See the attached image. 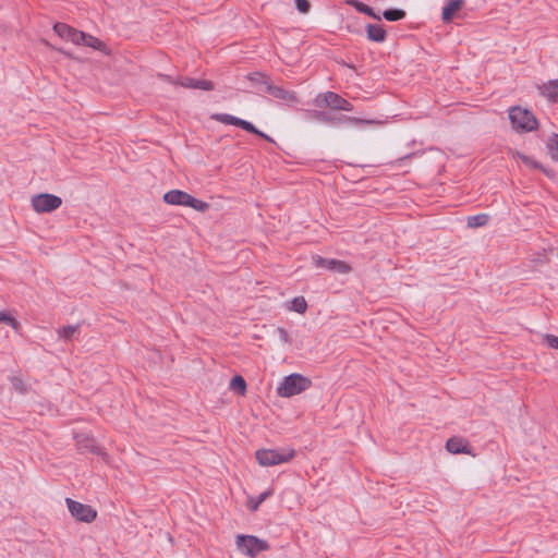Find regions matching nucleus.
<instances>
[{
  "instance_id": "obj_1",
  "label": "nucleus",
  "mask_w": 558,
  "mask_h": 558,
  "mask_svg": "<svg viewBox=\"0 0 558 558\" xmlns=\"http://www.w3.org/2000/svg\"><path fill=\"white\" fill-rule=\"evenodd\" d=\"M312 380L298 373H292L283 378L277 387V395L282 398H290L307 390Z\"/></svg>"
},
{
  "instance_id": "obj_2",
  "label": "nucleus",
  "mask_w": 558,
  "mask_h": 558,
  "mask_svg": "<svg viewBox=\"0 0 558 558\" xmlns=\"http://www.w3.org/2000/svg\"><path fill=\"white\" fill-rule=\"evenodd\" d=\"M163 202L169 205L191 207L199 213H205L209 209V204L195 198L187 192L181 190H171L163 194Z\"/></svg>"
},
{
  "instance_id": "obj_3",
  "label": "nucleus",
  "mask_w": 558,
  "mask_h": 558,
  "mask_svg": "<svg viewBox=\"0 0 558 558\" xmlns=\"http://www.w3.org/2000/svg\"><path fill=\"white\" fill-rule=\"evenodd\" d=\"M305 114L308 120L317 121L333 128L341 125H352L361 122V120L357 118L348 117L345 114H337L331 111L324 110H306Z\"/></svg>"
},
{
  "instance_id": "obj_4",
  "label": "nucleus",
  "mask_w": 558,
  "mask_h": 558,
  "mask_svg": "<svg viewBox=\"0 0 558 558\" xmlns=\"http://www.w3.org/2000/svg\"><path fill=\"white\" fill-rule=\"evenodd\" d=\"M509 119L512 128L517 131L532 132L538 128V121L534 113L519 106H514L509 110Z\"/></svg>"
},
{
  "instance_id": "obj_5",
  "label": "nucleus",
  "mask_w": 558,
  "mask_h": 558,
  "mask_svg": "<svg viewBox=\"0 0 558 558\" xmlns=\"http://www.w3.org/2000/svg\"><path fill=\"white\" fill-rule=\"evenodd\" d=\"M294 456V449H258L255 452L257 462L263 466H272L289 462Z\"/></svg>"
},
{
  "instance_id": "obj_6",
  "label": "nucleus",
  "mask_w": 558,
  "mask_h": 558,
  "mask_svg": "<svg viewBox=\"0 0 558 558\" xmlns=\"http://www.w3.org/2000/svg\"><path fill=\"white\" fill-rule=\"evenodd\" d=\"M238 549L250 558H255L259 553L268 550L270 545L267 541L255 535L239 534L235 539Z\"/></svg>"
},
{
  "instance_id": "obj_7",
  "label": "nucleus",
  "mask_w": 558,
  "mask_h": 558,
  "mask_svg": "<svg viewBox=\"0 0 558 558\" xmlns=\"http://www.w3.org/2000/svg\"><path fill=\"white\" fill-rule=\"evenodd\" d=\"M314 104L318 108H330L331 110L339 111H352L354 109V106L349 100L333 92L318 94Z\"/></svg>"
},
{
  "instance_id": "obj_8",
  "label": "nucleus",
  "mask_w": 558,
  "mask_h": 558,
  "mask_svg": "<svg viewBox=\"0 0 558 558\" xmlns=\"http://www.w3.org/2000/svg\"><path fill=\"white\" fill-rule=\"evenodd\" d=\"M32 207L36 213H51L62 205L61 197L49 194L40 193L32 197Z\"/></svg>"
},
{
  "instance_id": "obj_9",
  "label": "nucleus",
  "mask_w": 558,
  "mask_h": 558,
  "mask_svg": "<svg viewBox=\"0 0 558 558\" xmlns=\"http://www.w3.org/2000/svg\"><path fill=\"white\" fill-rule=\"evenodd\" d=\"M69 512L80 522L90 523L97 517V511L89 505L82 504L71 498L65 499Z\"/></svg>"
},
{
  "instance_id": "obj_10",
  "label": "nucleus",
  "mask_w": 558,
  "mask_h": 558,
  "mask_svg": "<svg viewBox=\"0 0 558 558\" xmlns=\"http://www.w3.org/2000/svg\"><path fill=\"white\" fill-rule=\"evenodd\" d=\"M312 260L315 267L327 269L336 274H349L352 270V267L347 262L336 258H325L320 255H314Z\"/></svg>"
},
{
  "instance_id": "obj_11",
  "label": "nucleus",
  "mask_w": 558,
  "mask_h": 558,
  "mask_svg": "<svg viewBox=\"0 0 558 558\" xmlns=\"http://www.w3.org/2000/svg\"><path fill=\"white\" fill-rule=\"evenodd\" d=\"M171 83L180 85L185 88L202 90H213L215 88V85L211 81L193 78L189 76L178 77L175 81H171Z\"/></svg>"
},
{
  "instance_id": "obj_12",
  "label": "nucleus",
  "mask_w": 558,
  "mask_h": 558,
  "mask_svg": "<svg viewBox=\"0 0 558 558\" xmlns=\"http://www.w3.org/2000/svg\"><path fill=\"white\" fill-rule=\"evenodd\" d=\"M53 31L60 38L68 39L73 44H76L77 39L83 37L82 31L61 22L53 25Z\"/></svg>"
},
{
  "instance_id": "obj_13",
  "label": "nucleus",
  "mask_w": 558,
  "mask_h": 558,
  "mask_svg": "<svg viewBox=\"0 0 558 558\" xmlns=\"http://www.w3.org/2000/svg\"><path fill=\"white\" fill-rule=\"evenodd\" d=\"M267 94L271 95L272 97L283 100L286 102L294 104L298 102V95L295 92H290L284 89L281 86L272 85L271 83H267V87L265 90Z\"/></svg>"
},
{
  "instance_id": "obj_14",
  "label": "nucleus",
  "mask_w": 558,
  "mask_h": 558,
  "mask_svg": "<svg viewBox=\"0 0 558 558\" xmlns=\"http://www.w3.org/2000/svg\"><path fill=\"white\" fill-rule=\"evenodd\" d=\"M539 94L550 102H558V78L549 80L538 86Z\"/></svg>"
},
{
  "instance_id": "obj_15",
  "label": "nucleus",
  "mask_w": 558,
  "mask_h": 558,
  "mask_svg": "<svg viewBox=\"0 0 558 558\" xmlns=\"http://www.w3.org/2000/svg\"><path fill=\"white\" fill-rule=\"evenodd\" d=\"M446 449L453 454L470 453L469 441L462 437L453 436L446 442Z\"/></svg>"
},
{
  "instance_id": "obj_16",
  "label": "nucleus",
  "mask_w": 558,
  "mask_h": 558,
  "mask_svg": "<svg viewBox=\"0 0 558 558\" xmlns=\"http://www.w3.org/2000/svg\"><path fill=\"white\" fill-rule=\"evenodd\" d=\"M463 4L464 0H447L441 11V20L444 23L451 22Z\"/></svg>"
},
{
  "instance_id": "obj_17",
  "label": "nucleus",
  "mask_w": 558,
  "mask_h": 558,
  "mask_svg": "<svg viewBox=\"0 0 558 558\" xmlns=\"http://www.w3.org/2000/svg\"><path fill=\"white\" fill-rule=\"evenodd\" d=\"M366 37L368 40L374 43H384L387 38V32L384 25L380 24H367L366 25Z\"/></svg>"
},
{
  "instance_id": "obj_18",
  "label": "nucleus",
  "mask_w": 558,
  "mask_h": 558,
  "mask_svg": "<svg viewBox=\"0 0 558 558\" xmlns=\"http://www.w3.org/2000/svg\"><path fill=\"white\" fill-rule=\"evenodd\" d=\"M347 3L354 8L357 12L363 13L374 20L380 21L381 16L376 14L374 9L359 0H347Z\"/></svg>"
},
{
  "instance_id": "obj_19",
  "label": "nucleus",
  "mask_w": 558,
  "mask_h": 558,
  "mask_svg": "<svg viewBox=\"0 0 558 558\" xmlns=\"http://www.w3.org/2000/svg\"><path fill=\"white\" fill-rule=\"evenodd\" d=\"M75 45L86 46L97 50H101V48L105 46V44L100 39L84 32L83 37L78 38Z\"/></svg>"
},
{
  "instance_id": "obj_20",
  "label": "nucleus",
  "mask_w": 558,
  "mask_h": 558,
  "mask_svg": "<svg viewBox=\"0 0 558 558\" xmlns=\"http://www.w3.org/2000/svg\"><path fill=\"white\" fill-rule=\"evenodd\" d=\"M407 16V12L399 8H389L383 11L381 17L389 22H398Z\"/></svg>"
},
{
  "instance_id": "obj_21",
  "label": "nucleus",
  "mask_w": 558,
  "mask_h": 558,
  "mask_svg": "<svg viewBox=\"0 0 558 558\" xmlns=\"http://www.w3.org/2000/svg\"><path fill=\"white\" fill-rule=\"evenodd\" d=\"M78 449L90 451L97 456L102 454V449L95 445L94 439L92 438H84L83 440L77 441Z\"/></svg>"
},
{
  "instance_id": "obj_22",
  "label": "nucleus",
  "mask_w": 558,
  "mask_h": 558,
  "mask_svg": "<svg viewBox=\"0 0 558 558\" xmlns=\"http://www.w3.org/2000/svg\"><path fill=\"white\" fill-rule=\"evenodd\" d=\"M518 156L525 166H529L534 169H538V170L543 171L547 177L551 175V172L549 170H547L545 167H543L542 163L534 160L532 157L526 156L524 154H520V153H518Z\"/></svg>"
},
{
  "instance_id": "obj_23",
  "label": "nucleus",
  "mask_w": 558,
  "mask_h": 558,
  "mask_svg": "<svg viewBox=\"0 0 558 558\" xmlns=\"http://www.w3.org/2000/svg\"><path fill=\"white\" fill-rule=\"evenodd\" d=\"M230 389L240 395L246 392V381L241 375H234L229 385Z\"/></svg>"
},
{
  "instance_id": "obj_24",
  "label": "nucleus",
  "mask_w": 558,
  "mask_h": 558,
  "mask_svg": "<svg viewBox=\"0 0 558 558\" xmlns=\"http://www.w3.org/2000/svg\"><path fill=\"white\" fill-rule=\"evenodd\" d=\"M489 216L487 214H478L475 216H470L468 218V227L470 228H478L484 227L488 223Z\"/></svg>"
},
{
  "instance_id": "obj_25",
  "label": "nucleus",
  "mask_w": 558,
  "mask_h": 558,
  "mask_svg": "<svg viewBox=\"0 0 558 558\" xmlns=\"http://www.w3.org/2000/svg\"><path fill=\"white\" fill-rule=\"evenodd\" d=\"M211 119H214L220 123H223L227 125H234V126H238L239 121H240V118L234 117L232 114H228V113H215L211 116Z\"/></svg>"
},
{
  "instance_id": "obj_26",
  "label": "nucleus",
  "mask_w": 558,
  "mask_h": 558,
  "mask_svg": "<svg viewBox=\"0 0 558 558\" xmlns=\"http://www.w3.org/2000/svg\"><path fill=\"white\" fill-rule=\"evenodd\" d=\"M81 325H68L58 330L59 338H62L64 340H72L74 335L78 331Z\"/></svg>"
},
{
  "instance_id": "obj_27",
  "label": "nucleus",
  "mask_w": 558,
  "mask_h": 558,
  "mask_svg": "<svg viewBox=\"0 0 558 558\" xmlns=\"http://www.w3.org/2000/svg\"><path fill=\"white\" fill-rule=\"evenodd\" d=\"M246 77L253 84H260L265 88L267 87V83H270L269 82V77L266 74L262 73V72L250 73Z\"/></svg>"
},
{
  "instance_id": "obj_28",
  "label": "nucleus",
  "mask_w": 558,
  "mask_h": 558,
  "mask_svg": "<svg viewBox=\"0 0 558 558\" xmlns=\"http://www.w3.org/2000/svg\"><path fill=\"white\" fill-rule=\"evenodd\" d=\"M291 310L299 314H303L307 310V303L303 296H296L291 301Z\"/></svg>"
},
{
  "instance_id": "obj_29",
  "label": "nucleus",
  "mask_w": 558,
  "mask_h": 558,
  "mask_svg": "<svg viewBox=\"0 0 558 558\" xmlns=\"http://www.w3.org/2000/svg\"><path fill=\"white\" fill-rule=\"evenodd\" d=\"M0 324L9 325L14 330H17L20 328V323L7 312H0Z\"/></svg>"
},
{
  "instance_id": "obj_30",
  "label": "nucleus",
  "mask_w": 558,
  "mask_h": 558,
  "mask_svg": "<svg viewBox=\"0 0 558 558\" xmlns=\"http://www.w3.org/2000/svg\"><path fill=\"white\" fill-rule=\"evenodd\" d=\"M547 147L554 160L558 161V134H553L549 138Z\"/></svg>"
},
{
  "instance_id": "obj_31",
  "label": "nucleus",
  "mask_w": 558,
  "mask_h": 558,
  "mask_svg": "<svg viewBox=\"0 0 558 558\" xmlns=\"http://www.w3.org/2000/svg\"><path fill=\"white\" fill-rule=\"evenodd\" d=\"M271 495V492H264L262 493L258 497H257V500L256 501H252L250 500L248 504H247V507L250 510L252 511H256L259 507V505L265 501L269 496Z\"/></svg>"
},
{
  "instance_id": "obj_32",
  "label": "nucleus",
  "mask_w": 558,
  "mask_h": 558,
  "mask_svg": "<svg viewBox=\"0 0 558 558\" xmlns=\"http://www.w3.org/2000/svg\"><path fill=\"white\" fill-rule=\"evenodd\" d=\"M295 8L300 13L306 14L310 12L311 3L308 0H294Z\"/></svg>"
},
{
  "instance_id": "obj_33",
  "label": "nucleus",
  "mask_w": 558,
  "mask_h": 558,
  "mask_svg": "<svg viewBox=\"0 0 558 558\" xmlns=\"http://www.w3.org/2000/svg\"><path fill=\"white\" fill-rule=\"evenodd\" d=\"M544 343L547 344L548 348L558 350V337L554 335L546 333L543 337Z\"/></svg>"
},
{
  "instance_id": "obj_34",
  "label": "nucleus",
  "mask_w": 558,
  "mask_h": 558,
  "mask_svg": "<svg viewBox=\"0 0 558 558\" xmlns=\"http://www.w3.org/2000/svg\"><path fill=\"white\" fill-rule=\"evenodd\" d=\"M238 128H241L242 130H244V131H246L247 133H251V134L256 132V126L252 122L243 120L241 118H240Z\"/></svg>"
},
{
  "instance_id": "obj_35",
  "label": "nucleus",
  "mask_w": 558,
  "mask_h": 558,
  "mask_svg": "<svg viewBox=\"0 0 558 558\" xmlns=\"http://www.w3.org/2000/svg\"><path fill=\"white\" fill-rule=\"evenodd\" d=\"M238 128H241L242 130H244V131H246L247 133H251V134L256 132V126L252 122L243 120L241 118H240Z\"/></svg>"
},
{
  "instance_id": "obj_36",
  "label": "nucleus",
  "mask_w": 558,
  "mask_h": 558,
  "mask_svg": "<svg viewBox=\"0 0 558 558\" xmlns=\"http://www.w3.org/2000/svg\"><path fill=\"white\" fill-rule=\"evenodd\" d=\"M277 333H278V337L281 342L289 343V344L292 342L291 337L289 336L288 331L283 327H278Z\"/></svg>"
},
{
  "instance_id": "obj_37",
  "label": "nucleus",
  "mask_w": 558,
  "mask_h": 558,
  "mask_svg": "<svg viewBox=\"0 0 558 558\" xmlns=\"http://www.w3.org/2000/svg\"><path fill=\"white\" fill-rule=\"evenodd\" d=\"M14 387L16 390H19L21 393H24L25 392V388H24V384L22 380H17L16 383H14Z\"/></svg>"
},
{
  "instance_id": "obj_38",
  "label": "nucleus",
  "mask_w": 558,
  "mask_h": 558,
  "mask_svg": "<svg viewBox=\"0 0 558 558\" xmlns=\"http://www.w3.org/2000/svg\"><path fill=\"white\" fill-rule=\"evenodd\" d=\"M253 134L258 136V137H260V138L266 137V133H264L263 131L258 130L257 128H256V132H254Z\"/></svg>"
},
{
  "instance_id": "obj_39",
  "label": "nucleus",
  "mask_w": 558,
  "mask_h": 558,
  "mask_svg": "<svg viewBox=\"0 0 558 558\" xmlns=\"http://www.w3.org/2000/svg\"><path fill=\"white\" fill-rule=\"evenodd\" d=\"M263 140H265L267 142H270V143H275V141L270 136H268L267 134H266V137H264Z\"/></svg>"
}]
</instances>
